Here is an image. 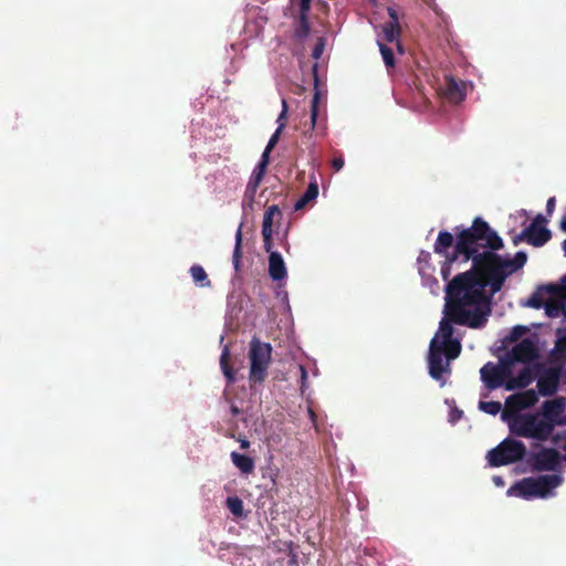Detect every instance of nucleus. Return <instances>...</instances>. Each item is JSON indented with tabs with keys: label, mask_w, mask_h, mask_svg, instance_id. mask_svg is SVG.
Instances as JSON below:
<instances>
[{
	"label": "nucleus",
	"mask_w": 566,
	"mask_h": 566,
	"mask_svg": "<svg viewBox=\"0 0 566 566\" xmlns=\"http://www.w3.org/2000/svg\"><path fill=\"white\" fill-rule=\"evenodd\" d=\"M527 254L518 251L513 259L493 250H483L474 258L471 269L457 274L446 287V305L457 325L482 328L492 313L493 296L507 276L522 269Z\"/></svg>",
	"instance_id": "1"
},
{
	"label": "nucleus",
	"mask_w": 566,
	"mask_h": 566,
	"mask_svg": "<svg viewBox=\"0 0 566 566\" xmlns=\"http://www.w3.org/2000/svg\"><path fill=\"white\" fill-rule=\"evenodd\" d=\"M502 238L494 231L486 221L476 217L470 228L463 229L457 233L454 250L447 255L441 265V276L444 281H450L452 265L461 260L467 263L470 260L474 263V258L482 251L480 249H490L499 251L503 249Z\"/></svg>",
	"instance_id": "2"
},
{
	"label": "nucleus",
	"mask_w": 566,
	"mask_h": 566,
	"mask_svg": "<svg viewBox=\"0 0 566 566\" xmlns=\"http://www.w3.org/2000/svg\"><path fill=\"white\" fill-rule=\"evenodd\" d=\"M443 313L444 317L439 324L438 333L430 342L428 355L429 375L432 379L440 381L441 386L446 385L443 374H451L450 363L460 356L462 349L461 342L453 338L452 324L455 323L450 316L448 305H444Z\"/></svg>",
	"instance_id": "3"
},
{
	"label": "nucleus",
	"mask_w": 566,
	"mask_h": 566,
	"mask_svg": "<svg viewBox=\"0 0 566 566\" xmlns=\"http://www.w3.org/2000/svg\"><path fill=\"white\" fill-rule=\"evenodd\" d=\"M510 431L518 437L546 441L553 433V424L538 415L516 412L510 421Z\"/></svg>",
	"instance_id": "4"
},
{
	"label": "nucleus",
	"mask_w": 566,
	"mask_h": 566,
	"mask_svg": "<svg viewBox=\"0 0 566 566\" xmlns=\"http://www.w3.org/2000/svg\"><path fill=\"white\" fill-rule=\"evenodd\" d=\"M272 346L253 337L250 342L249 359L251 385L261 384L268 376V368L271 361Z\"/></svg>",
	"instance_id": "5"
},
{
	"label": "nucleus",
	"mask_w": 566,
	"mask_h": 566,
	"mask_svg": "<svg viewBox=\"0 0 566 566\" xmlns=\"http://www.w3.org/2000/svg\"><path fill=\"white\" fill-rule=\"evenodd\" d=\"M525 454L526 447L522 441L506 438L489 451L488 461L491 467H502L521 461Z\"/></svg>",
	"instance_id": "6"
},
{
	"label": "nucleus",
	"mask_w": 566,
	"mask_h": 566,
	"mask_svg": "<svg viewBox=\"0 0 566 566\" xmlns=\"http://www.w3.org/2000/svg\"><path fill=\"white\" fill-rule=\"evenodd\" d=\"M528 462L534 471H555L560 464V454L556 449L542 448L531 454Z\"/></svg>",
	"instance_id": "7"
},
{
	"label": "nucleus",
	"mask_w": 566,
	"mask_h": 566,
	"mask_svg": "<svg viewBox=\"0 0 566 566\" xmlns=\"http://www.w3.org/2000/svg\"><path fill=\"white\" fill-rule=\"evenodd\" d=\"M536 369L538 394L543 397L553 396L558 389L560 370L555 367L543 368L539 365L536 366Z\"/></svg>",
	"instance_id": "8"
},
{
	"label": "nucleus",
	"mask_w": 566,
	"mask_h": 566,
	"mask_svg": "<svg viewBox=\"0 0 566 566\" xmlns=\"http://www.w3.org/2000/svg\"><path fill=\"white\" fill-rule=\"evenodd\" d=\"M546 222L547 219L544 216L537 214L518 239L526 238L527 242L534 247L544 245L552 237L551 231L544 227Z\"/></svg>",
	"instance_id": "9"
},
{
	"label": "nucleus",
	"mask_w": 566,
	"mask_h": 566,
	"mask_svg": "<svg viewBox=\"0 0 566 566\" xmlns=\"http://www.w3.org/2000/svg\"><path fill=\"white\" fill-rule=\"evenodd\" d=\"M507 356L514 363H531L538 357V350L535 343L531 338H524L515 344L507 353Z\"/></svg>",
	"instance_id": "10"
},
{
	"label": "nucleus",
	"mask_w": 566,
	"mask_h": 566,
	"mask_svg": "<svg viewBox=\"0 0 566 566\" xmlns=\"http://www.w3.org/2000/svg\"><path fill=\"white\" fill-rule=\"evenodd\" d=\"M538 401L535 390L528 389L523 392L514 394L506 399L507 409L518 412L523 409L533 407Z\"/></svg>",
	"instance_id": "11"
},
{
	"label": "nucleus",
	"mask_w": 566,
	"mask_h": 566,
	"mask_svg": "<svg viewBox=\"0 0 566 566\" xmlns=\"http://www.w3.org/2000/svg\"><path fill=\"white\" fill-rule=\"evenodd\" d=\"M564 410V402L560 399L547 400L543 405V420L555 426L565 424V420L560 418Z\"/></svg>",
	"instance_id": "12"
},
{
	"label": "nucleus",
	"mask_w": 566,
	"mask_h": 566,
	"mask_svg": "<svg viewBox=\"0 0 566 566\" xmlns=\"http://www.w3.org/2000/svg\"><path fill=\"white\" fill-rule=\"evenodd\" d=\"M537 497L545 499L552 494V491L563 483V478L558 474H546L534 478Z\"/></svg>",
	"instance_id": "13"
},
{
	"label": "nucleus",
	"mask_w": 566,
	"mask_h": 566,
	"mask_svg": "<svg viewBox=\"0 0 566 566\" xmlns=\"http://www.w3.org/2000/svg\"><path fill=\"white\" fill-rule=\"evenodd\" d=\"M481 380L489 390L504 387L500 369L496 364L489 361L480 369Z\"/></svg>",
	"instance_id": "14"
},
{
	"label": "nucleus",
	"mask_w": 566,
	"mask_h": 566,
	"mask_svg": "<svg viewBox=\"0 0 566 566\" xmlns=\"http://www.w3.org/2000/svg\"><path fill=\"white\" fill-rule=\"evenodd\" d=\"M389 21H387L382 27L384 38L387 42H397L399 45V38L401 34V29L399 24V17L397 11L394 8H388Z\"/></svg>",
	"instance_id": "15"
},
{
	"label": "nucleus",
	"mask_w": 566,
	"mask_h": 566,
	"mask_svg": "<svg viewBox=\"0 0 566 566\" xmlns=\"http://www.w3.org/2000/svg\"><path fill=\"white\" fill-rule=\"evenodd\" d=\"M443 93L450 102L460 103L465 96V84L452 76H447Z\"/></svg>",
	"instance_id": "16"
},
{
	"label": "nucleus",
	"mask_w": 566,
	"mask_h": 566,
	"mask_svg": "<svg viewBox=\"0 0 566 566\" xmlns=\"http://www.w3.org/2000/svg\"><path fill=\"white\" fill-rule=\"evenodd\" d=\"M537 376L536 367H524L514 379H510L506 384V390L523 389L531 385Z\"/></svg>",
	"instance_id": "17"
},
{
	"label": "nucleus",
	"mask_w": 566,
	"mask_h": 566,
	"mask_svg": "<svg viewBox=\"0 0 566 566\" xmlns=\"http://www.w3.org/2000/svg\"><path fill=\"white\" fill-rule=\"evenodd\" d=\"M507 493L517 495L525 500L537 497L534 478L530 476L520 480L507 491Z\"/></svg>",
	"instance_id": "18"
},
{
	"label": "nucleus",
	"mask_w": 566,
	"mask_h": 566,
	"mask_svg": "<svg viewBox=\"0 0 566 566\" xmlns=\"http://www.w3.org/2000/svg\"><path fill=\"white\" fill-rule=\"evenodd\" d=\"M269 275L273 281H282L287 275L284 260L279 252H271L269 256Z\"/></svg>",
	"instance_id": "19"
},
{
	"label": "nucleus",
	"mask_w": 566,
	"mask_h": 566,
	"mask_svg": "<svg viewBox=\"0 0 566 566\" xmlns=\"http://www.w3.org/2000/svg\"><path fill=\"white\" fill-rule=\"evenodd\" d=\"M231 353L228 346H224L220 356V368L227 379V385L230 386L235 381V370L230 364Z\"/></svg>",
	"instance_id": "20"
},
{
	"label": "nucleus",
	"mask_w": 566,
	"mask_h": 566,
	"mask_svg": "<svg viewBox=\"0 0 566 566\" xmlns=\"http://www.w3.org/2000/svg\"><path fill=\"white\" fill-rule=\"evenodd\" d=\"M231 461L234 464V467L242 473V474H250L254 471V460L244 454H240L235 451H232L230 454Z\"/></svg>",
	"instance_id": "21"
},
{
	"label": "nucleus",
	"mask_w": 566,
	"mask_h": 566,
	"mask_svg": "<svg viewBox=\"0 0 566 566\" xmlns=\"http://www.w3.org/2000/svg\"><path fill=\"white\" fill-rule=\"evenodd\" d=\"M454 238L453 235L448 231H440L438 234V238L436 240V243L433 245V250L437 254L443 255L447 258V255H450L448 253V250L453 245Z\"/></svg>",
	"instance_id": "22"
},
{
	"label": "nucleus",
	"mask_w": 566,
	"mask_h": 566,
	"mask_svg": "<svg viewBox=\"0 0 566 566\" xmlns=\"http://www.w3.org/2000/svg\"><path fill=\"white\" fill-rule=\"evenodd\" d=\"M318 196V186L316 181L311 182L304 193L300 197V199L295 202L294 209L301 210L306 207V205L313 200H315Z\"/></svg>",
	"instance_id": "23"
},
{
	"label": "nucleus",
	"mask_w": 566,
	"mask_h": 566,
	"mask_svg": "<svg viewBox=\"0 0 566 566\" xmlns=\"http://www.w3.org/2000/svg\"><path fill=\"white\" fill-rule=\"evenodd\" d=\"M282 217V212L276 205H272L266 208L263 214L262 231L273 232L274 218Z\"/></svg>",
	"instance_id": "24"
},
{
	"label": "nucleus",
	"mask_w": 566,
	"mask_h": 566,
	"mask_svg": "<svg viewBox=\"0 0 566 566\" xmlns=\"http://www.w3.org/2000/svg\"><path fill=\"white\" fill-rule=\"evenodd\" d=\"M419 274L422 279V284L430 290L433 295H438L441 291L439 281L433 276L430 271H426L424 266L419 268Z\"/></svg>",
	"instance_id": "25"
},
{
	"label": "nucleus",
	"mask_w": 566,
	"mask_h": 566,
	"mask_svg": "<svg viewBox=\"0 0 566 566\" xmlns=\"http://www.w3.org/2000/svg\"><path fill=\"white\" fill-rule=\"evenodd\" d=\"M514 364L515 363L513 360H511V358L507 355H506V357L501 358L497 364V367H499L500 374H501V378L503 380L505 389H506L507 381L510 379H514V376H513Z\"/></svg>",
	"instance_id": "26"
},
{
	"label": "nucleus",
	"mask_w": 566,
	"mask_h": 566,
	"mask_svg": "<svg viewBox=\"0 0 566 566\" xmlns=\"http://www.w3.org/2000/svg\"><path fill=\"white\" fill-rule=\"evenodd\" d=\"M190 274L196 284H198L201 287H208L211 285L210 280L208 279V275L205 271V269L199 264H193L190 268Z\"/></svg>",
	"instance_id": "27"
},
{
	"label": "nucleus",
	"mask_w": 566,
	"mask_h": 566,
	"mask_svg": "<svg viewBox=\"0 0 566 566\" xmlns=\"http://www.w3.org/2000/svg\"><path fill=\"white\" fill-rule=\"evenodd\" d=\"M227 507L235 517L243 516V502L239 496H229L226 501Z\"/></svg>",
	"instance_id": "28"
},
{
	"label": "nucleus",
	"mask_w": 566,
	"mask_h": 566,
	"mask_svg": "<svg viewBox=\"0 0 566 566\" xmlns=\"http://www.w3.org/2000/svg\"><path fill=\"white\" fill-rule=\"evenodd\" d=\"M241 229H242V224H240V227L238 228V230L235 232V245H234V251H233V255H232V261H233V265H234L235 270H239L240 259L242 256V253H241L242 230Z\"/></svg>",
	"instance_id": "29"
},
{
	"label": "nucleus",
	"mask_w": 566,
	"mask_h": 566,
	"mask_svg": "<svg viewBox=\"0 0 566 566\" xmlns=\"http://www.w3.org/2000/svg\"><path fill=\"white\" fill-rule=\"evenodd\" d=\"M544 308L548 317H558L560 314H563V302L548 300L546 301Z\"/></svg>",
	"instance_id": "30"
},
{
	"label": "nucleus",
	"mask_w": 566,
	"mask_h": 566,
	"mask_svg": "<svg viewBox=\"0 0 566 566\" xmlns=\"http://www.w3.org/2000/svg\"><path fill=\"white\" fill-rule=\"evenodd\" d=\"M554 352L563 358L566 357V329L557 331V338L555 340Z\"/></svg>",
	"instance_id": "31"
},
{
	"label": "nucleus",
	"mask_w": 566,
	"mask_h": 566,
	"mask_svg": "<svg viewBox=\"0 0 566 566\" xmlns=\"http://www.w3.org/2000/svg\"><path fill=\"white\" fill-rule=\"evenodd\" d=\"M378 44H379V50H380L385 65L388 69L395 67L396 60H395L392 50L390 48H388L387 45H385L384 43L379 42Z\"/></svg>",
	"instance_id": "32"
},
{
	"label": "nucleus",
	"mask_w": 566,
	"mask_h": 566,
	"mask_svg": "<svg viewBox=\"0 0 566 566\" xmlns=\"http://www.w3.org/2000/svg\"><path fill=\"white\" fill-rule=\"evenodd\" d=\"M479 408L489 415L495 416L500 412L502 405L499 401H480Z\"/></svg>",
	"instance_id": "33"
},
{
	"label": "nucleus",
	"mask_w": 566,
	"mask_h": 566,
	"mask_svg": "<svg viewBox=\"0 0 566 566\" xmlns=\"http://www.w3.org/2000/svg\"><path fill=\"white\" fill-rule=\"evenodd\" d=\"M319 93L316 92L311 101V122L314 127L318 116Z\"/></svg>",
	"instance_id": "34"
},
{
	"label": "nucleus",
	"mask_w": 566,
	"mask_h": 566,
	"mask_svg": "<svg viewBox=\"0 0 566 566\" xmlns=\"http://www.w3.org/2000/svg\"><path fill=\"white\" fill-rule=\"evenodd\" d=\"M265 171H266L265 169L255 167L251 174V177H250L248 184L260 187V184L265 175Z\"/></svg>",
	"instance_id": "35"
},
{
	"label": "nucleus",
	"mask_w": 566,
	"mask_h": 566,
	"mask_svg": "<svg viewBox=\"0 0 566 566\" xmlns=\"http://www.w3.org/2000/svg\"><path fill=\"white\" fill-rule=\"evenodd\" d=\"M546 302L543 300V295L539 292H535L531 295V297L527 301V305L533 308H542L544 307Z\"/></svg>",
	"instance_id": "36"
},
{
	"label": "nucleus",
	"mask_w": 566,
	"mask_h": 566,
	"mask_svg": "<svg viewBox=\"0 0 566 566\" xmlns=\"http://www.w3.org/2000/svg\"><path fill=\"white\" fill-rule=\"evenodd\" d=\"M326 45V39L324 36H319L316 41V44L313 49L312 56L315 60H319Z\"/></svg>",
	"instance_id": "37"
},
{
	"label": "nucleus",
	"mask_w": 566,
	"mask_h": 566,
	"mask_svg": "<svg viewBox=\"0 0 566 566\" xmlns=\"http://www.w3.org/2000/svg\"><path fill=\"white\" fill-rule=\"evenodd\" d=\"M430 260H431V254L427 251H421L418 256V260H417L419 268L424 266L426 271L432 270L430 266Z\"/></svg>",
	"instance_id": "38"
},
{
	"label": "nucleus",
	"mask_w": 566,
	"mask_h": 566,
	"mask_svg": "<svg viewBox=\"0 0 566 566\" xmlns=\"http://www.w3.org/2000/svg\"><path fill=\"white\" fill-rule=\"evenodd\" d=\"M258 188L259 187H256V186L248 184L247 188L244 190V201H248L250 205H252L254 201Z\"/></svg>",
	"instance_id": "39"
},
{
	"label": "nucleus",
	"mask_w": 566,
	"mask_h": 566,
	"mask_svg": "<svg viewBox=\"0 0 566 566\" xmlns=\"http://www.w3.org/2000/svg\"><path fill=\"white\" fill-rule=\"evenodd\" d=\"M273 232L262 231L263 238V249L271 254L273 242H272Z\"/></svg>",
	"instance_id": "40"
},
{
	"label": "nucleus",
	"mask_w": 566,
	"mask_h": 566,
	"mask_svg": "<svg viewBox=\"0 0 566 566\" xmlns=\"http://www.w3.org/2000/svg\"><path fill=\"white\" fill-rule=\"evenodd\" d=\"M286 114H287V103L285 99H282V111L276 119L277 126L282 125V130L286 125Z\"/></svg>",
	"instance_id": "41"
},
{
	"label": "nucleus",
	"mask_w": 566,
	"mask_h": 566,
	"mask_svg": "<svg viewBox=\"0 0 566 566\" xmlns=\"http://www.w3.org/2000/svg\"><path fill=\"white\" fill-rule=\"evenodd\" d=\"M281 133H282V125L277 126L276 130L270 137L268 145H266V147H269V149H273L276 146V144L279 143Z\"/></svg>",
	"instance_id": "42"
},
{
	"label": "nucleus",
	"mask_w": 566,
	"mask_h": 566,
	"mask_svg": "<svg viewBox=\"0 0 566 566\" xmlns=\"http://www.w3.org/2000/svg\"><path fill=\"white\" fill-rule=\"evenodd\" d=\"M273 149H269V147H265L262 156H261V159L259 161V164L256 165V167H260L262 169H265L268 168V165H269V161H270V153L272 151Z\"/></svg>",
	"instance_id": "43"
},
{
	"label": "nucleus",
	"mask_w": 566,
	"mask_h": 566,
	"mask_svg": "<svg viewBox=\"0 0 566 566\" xmlns=\"http://www.w3.org/2000/svg\"><path fill=\"white\" fill-rule=\"evenodd\" d=\"M528 331L526 326L517 325L512 328L511 339L516 340Z\"/></svg>",
	"instance_id": "44"
},
{
	"label": "nucleus",
	"mask_w": 566,
	"mask_h": 566,
	"mask_svg": "<svg viewBox=\"0 0 566 566\" xmlns=\"http://www.w3.org/2000/svg\"><path fill=\"white\" fill-rule=\"evenodd\" d=\"M228 437L235 439L240 443L241 449H248L250 447V441L243 434L237 437L234 433H229Z\"/></svg>",
	"instance_id": "45"
},
{
	"label": "nucleus",
	"mask_w": 566,
	"mask_h": 566,
	"mask_svg": "<svg viewBox=\"0 0 566 566\" xmlns=\"http://www.w3.org/2000/svg\"><path fill=\"white\" fill-rule=\"evenodd\" d=\"M344 158L342 156L335 157L332 161V166L335 171H339L344 167Z\"/></svg>",
	"instance_id": "46"
},
{
	"label": "nucleus",
	"mask_w": 566,
	"mask_h": 566,
	"mask_svg": "<svg viewBox=\"0 0 566 566\" xmlns=\"http://www.w3.org/2000/svg\"><path fill=\"white\" fill-rule=\"evenodd\" d=\"M555 205H556V199L555 197H551L548 200H547V203H546V211L547 213L551 216L555 209Z\"/></svg>",
	"instance_id": "47"
},
{
	"label": "nucleus",
	"mask_w": 566,
	"mask_h": 566,
	"mask_svg": "<svg viewBox=\"0 0 566 566\" xmlns=\"http://www.w3.org/2000/svg\"><path fill=\"white\" fill-rule=\"evenodd\" d=\"M298 368H300V371H301V380H302V387H303L305 381H306V379H307V371H306L305 367L302 366V365Z\"/></svg>",
	"instance_id": "48"
},
{
	"label": "nucleus",
	"mask_w": 566,
	"mask_h": 566,
	"mask_svg": "<svg viewBox=\"0 0 566 566\" xmlns=\"http://www.w3.org/2000/svg\"><path fill=\"white\" fill-rule=\"evenodd\" d=\"M230 411H231L232 416H238L241 413V409L234 403L231 405Z\"/></svg>",
	"instance_id": "49"
},
{
	"label": "nucleus",
	"mask_w": 566,
	"mask_h": 566,
	"mask_svg": "<svg viewBox=\"0 0 566 566\" xmlns=\"http://www.w3.org/2000/svg\"><path fill=\"white\" fill-rule=\"evenodd\" d=\"M560 229L566 232V217L560 220Z\"/></svg>",
	"instance_id": "50"
},
{
	"label": "nucleus",
	"mask_w": 566,
	"mask_h": 566,
	"mask_svg": "<svg viewBox=\"0 0 566 566\" xmlns=\"http://www.w3.org/2000/svg\"><path fill=\"white\" fill-rule=\"evenodd\" d=\"M562 292H563V293H564V295L566 296V275H565V276H564V279H563Z\"/></svg>",
	"instance_id": "51"
},
{
	"label": "nucleus",
	"mask_w": 566,
	"mask_h": 566,
	"mask_svg": "<svg viewBox=\"0 0 566 566\" xmlns=\"http://www.w3.org/2000/svg\"><path fill=\"white\" fill-rule=\"evenodd\" d=\"M493 480H494L495 484H497V485H503L502 478H500V476H494V478H493Z\"/></svg>",
	"instance_id": "52"
},
{
	"label": "nucleus",
	"mask_w": 566,
	"mask_h": 566,
	"mask_svg": "<svg viewBox=\"0 0 566 566\" xmlns=\"http://www.w3.org/2000/svg\"><path fill=\"white\" fill-rule=\"evenodd\" d=\"M563 315L566 317V301H563Z\"/></svg>",
	"instance_id": "53"
},
{
	"label": "nucleus",
	"mask_w": 566,
	"mask_h": 566,
	"mask_svg": "<svg viewBox=\"0 0 566 566\" xmlns=\"http://www.w3.org/2000/svg\"><path fill=\"white\" fill-rule=\"evenodd\" d=\"M563 250H564V252H565V254H566V239H565V240H564V242H563Z\"/></svg>",
	"instance_id": "54"
},
{
	"label": "nucleus",
	"mask_w": 566,
	"mask_h": 566,
	"mask_svg": "<svg viewBox=\"0 0 566 566\" xmlns=\"http://www.w3.org/2000/svg\"><path fill=\"white\" fill-rule=\"evenodd\" d=\"M565 424H566V418H565Z\"/></svg>",
	"instance_id": "55"
}]
</instances>
